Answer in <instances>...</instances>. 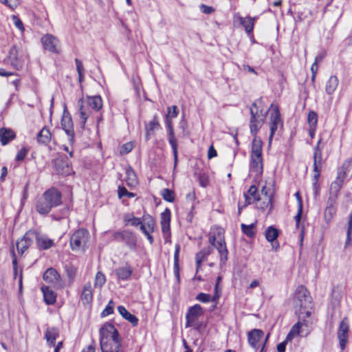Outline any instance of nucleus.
Returning <instances> with one entry per match:
<instances>
[{"label": "nucleus", "instance_id": "f257e3e1", "mask_svg": "<svg viewBox=\"0 0 352 352\" xmlns=\"http://www.w3.org/2000/svg\"><path fill=\"white\" fill-rule=\"evenodd\" d=\"M62 204V194L56 188H51L43 192L38 199L35 209L41 215L47 214L52 208Z\"/></svg>", "mask_w": 352, "mask_h": 352}, {"label": "nucleus", "instance_id": "f03ea898", "mask_svg": "<svg viewBox=\"0 0 352 352\" xmlns=\"http://www.w3.org/2000/svg\"><path fill=\"white\" fill-rule=\"evenodd\" d=\"M85 103L89 107L93 110L98 111L102 107V100L100 96H87L86 100L83 101L80 100L78 104H80L79 113L80 118V126L84 128L88 117L90 115V111L88 107H85Z\"/></svg>", "mask_w": 352, "mask_h": 352}, {"label": "nucleus", "instance_id": "7ed1b4c3", "mask_svg": "<svg viewBox=\"0 0 352 352\" xmlns=\"http://www.w3.org/2000/svg\"><path fill=\"white\" fill-rule=\"evenodd\" d=\"M261 98L255 100L250 109L251 114L250 122V133L254 137H256V133L260 130L267 114V111L258 108V105L261 104Z\"/></svg>", "mask_w": 352, "mask_h": 352}, {"label": "nucleus", "instance_id": "20e7f679", "mask_svg": "<svg viewBox=\"0 0 352 352\" xmlns=\"http://www.w3.org/2000/svg\"><path fill=\"white\" fill-rule=\"evenodd\" d=\"M112 241L123 242L131 250L135 251L138 248V237L130 230L115 231L112 233Z\"/></svg>", "mask_w": 352, "mask_h": 352}, {"label": "nucleus", "instance_id": "39448f33", "mask_svg": "<svg viewBox=\"0 0 352 352\" xmlns=\"http://www.w3.org/2000/svg\"><path fill=\"white\" fill-rule=\"evenodd\" d=\"M294 303L295 306L300 309L312 308V298L304 285L297 287L294 294Z\"/></svg>", "mask_w": 352, "mask_h": 352}, {"label": "nucleus", "instance_id": "423d86ee", "mask_svg": "<svg viewBox=\"0 0 352 352\" xmlns=\"http://www.w3.org/2000/svg\"><path fill=\"white\" fill-rule=\"evenodd\" d=\"M89 233L87 230L80 228L75 231L70 238V247L73 251L83 249L85 246Z\"/></svg>", "mask_w": 352, "mask_h": 352}, {"label": "nucleus", "instance_id": "0eeeda50", "mask_svg": "<svg viewBox=\"0 0 352 352\" xmlns=\"http://www.w3.org/2000/svg\"><path fill=\"white\" fill-rule=\"evenodd\" d=\"M43 280L51 287L56 289H61L63 288L65 284L60 275L57 270L53 267H50L46 270L43 275Z\"/></svg>", "mask_w": 352, "mask_h": 352}, {"label": "nucleus", "instance_id": "6e6552de", "mask_svg": "<svg viewBox=\"0 0 352 352\" xmlns=\"http://www.w3.org/2000/svg\"><path fill=\"white\" fill-rule=\"evenodd\" d=\"M170 219L171 212L169 208H166L164 211L162 212L160 216V224L162 226V232L165 243H170Z\"/></svg>", "mask_w": 352, "mask_h": 352}, {"label": "nucleus", "instance_id": "1a4fd4ad", "mask_svg": "<svg viewBox=\"0 0 352 352\" xmlns=\"http://www.w3.org/2000/svg\"><path fill=\"white\" fill-rule=\"evenodd\" d=\"M270 109L272 110V112L270 118V135L269 137V144L271 143L272 138L278 129V124L283 125L278 107L272 104Z\"/></svg>", "mask_w": 352, "mask_h": 352}, {"label": "nucleus", "instance_id": "9d476101", "mask_svg": "<svg viewBox=\"0 0 352 352\" xmlns=\"http://www.w3.org/2000/svg\"><path fill=\"white\" fill-rule=\"evenodd\" d=\"M100 343L121 338L118 329L110 322H105L100 329Z\"/></svg>", "mask_w": 352, "mask_h": 352}, {"label": "nucleus", "instance_id": "9b49d317", "mask_svg": "<svg viewBox=\"0 0 352 352\" xmlns=\"http://www.w3.org/2000/svg\"><path fill=\"white\" fill-rule=\"evenodd\" d=\"M41 43L44 50L52 53L59 54L60 52L59 40L52 34H47L43 36Z\"/></svg>", "mask_w": 352, "mask_h": 352}, {"label": "nucleus", "instance_id": "f8f14e48", "mask_svg": "<svg viewBox=\"0 0 352 352\" xmlns=\"http://www.w3.org/2000/svg\"><path fill=\"white\" fill-rule=\"evenodd\" d=\"M204 314V309L202 307L196 304L192 307H190L188 309V311L186 314V324L185 327L188 328L190 327V324L195 322L199 320V318Z\"/></svg>", "mask_w": 352, "mask_h": 352}, {"label": "nucleus", "instance_id": "ddd939ff", "mask_svg": "<svg viewBox=\"0 0 352 352\" xmlns=\"http://www.w3.org/2000/svg\"><path fill=\"white\" fill-rule=\"evenodd\" d=\"M61 126L69 138V142L72 144L74 142V131L71 116L66 110L64 111L61 120Z\"/></svg>", "mask_w": 352, "mask_h": 352}, {"label": "nucleus", "instance_id": "4468645a", "mask_svg": "<svg viewBox=\"0 0 352 352\" xmlns=\"http://www.w3.org/2000/svg\"><path fill=\"white\" fill-rule=\"evenodd\" d=\"M218 238L219 240L217 241V244L214 246L215 248L219 254V264L221 266L226 265V261H228V251L226 247V241L223 236H221V232H218Z\"/></svg>", "mask_w": 352, "mask_h": 352}, {"label": "nucleus", "instance_id": "2eb2a0df", "mask_svg": "<svg viewBox=\"0 0 352 352\" xmlns=\"http://www.w3.org/2000/svg\"><path fill=\"white\" fill-rule=\"evenodd\" d=\"M349 331V321L346 318H344L340 323L338 331V338L340 348L344 349L348 341V332Z\"/></svg>", "mask_w": 352, "mask_h": 352}, {"label": "nucleus", "instance_id": "dca6fc26", "mask_svg": "<svg viewBox=\"0 0 352 352\" xmlns=\"http://www.w3.org/2000/svg\"><path fill=\"white\" fill-rule=\"evenodd\" d=\"M100 345L102 352H123L121 338L100 342Z\"/></svg>", "mask_w": 352, "mask_h": 352}, {"label": "nucleus", "instance_id": "f3484780", "mask_svg": "<svg viewBox=\"0 0 352 352\" xmlns=\"http://www.w3.org/2000/svg\"><path fill=\"white\" fill-rule=\"evenodd\" d=\"M280 234V230L274 227L270 226L265 231V236L266 240L270 242L272 245V249L277 250L279 248V243L277 241V238Z\"/></svg>", "mask_w": 352, "mask_h": 352}, {"label": "nucleus", "instance_id": "a211bd4d", "mask_svg": "<svg viewBox=\"0 0 352 352\" xmlns=\"http://www.w3.org/2000/svg\"><path fill=\"white\" fill-rule=\"evenodd\" d=\"M54 166L58 174L68 175L72 171L70 162L66 156L56 160Z\"/></svg>", "mask_w": 352, "mask_h": 352}, {"label": "nucleus", "instance_id": "6ab92c4d", "mask_svg": "<svg viewBox=\"0 0 352 352\" xmlns=\"http://www.w3.org/2000/svg\"><path fill=\"white\" fill-rule=\"evenodd\" d=\"M263 336L264 332L262 330L254 329L248 332V343L252 348L257 349L260 346L259 342Z\"/></svg>", "mask_w": 352, "mask_h": 352}, {"label": "nucleus", "instance_id": "aec40b11", "mask_svg": "<svg viewBox=\"0 0 352 352\" xmlns=\"http://www.w3.org/2000/svg\"><path fill=\"white\" fill-rule=\"evenodd\" d=\"M166 129L168 142L173 150V153L174 156V164L175 166L178 161L177 140L176 139L175 135L173 126L166 128Z\"/></svg>", "mask_w": 352, "mask_h": 352}, {"label": "nucleus", "instance_id": "412c9836", "mask_svg": "<svg viewBox=\"0 0 352 352\" xmlns=\"http://www.w3.org/2000/svg\"><path fill=\"white\" fill-rule=\"evenodd\" d=\"M8 58L10 61L11 65L19 70L22 67V63L19 58V50L16 45H12L8 54Z\"/></svg>", "mask_w": 352, "mask_h": 352}, {"label": "nucleus", "instance_id": "4be33fe9", "mask_svg": "<svg viewBox=\"0 0 352 352\" xmlns=\"http://www.w3.org/2000/svg\"><path fill=\"white\" fill-rule=\"evenodd\" d=\"M115 273L119 280H127L133 274V267L126 263L124 266L117 268Z\"/></svg>", "mask_w": 352, "mask_h": 352}, {"label": "nucleus", "instance_id": "5701e85b", "mask_svg": "<svg viewBox=\"0 0 352 352\" xmlns=\"http://www.w3.org/2000/svg\"><path fill=\"white\" fill-rule=\"evenodd\" d=\"M54 245L53 240L46 235L40 234L38 232L36 236V246L38 250H48Z\"/></svg>", "mask_w": 352, "mask_h": 352}, {"label": "nucleus", "instance_id": "b1692460", "mask_svg": "<svg viewBox=\"0 0 352 352\" xmlns=\"http://www.w3.org/2000/svg\"><path fill=\"white\" fill-rule=\"evenodd\" d=\"M16 137V134L11 129L2 127L0 129V142L3 146L7 145Z\"/></svg>", "mask_w": 352, "mask_h": 352}, {"label": "nucleus", "instance_id": "393cba45", "mask_svg": "<svg viewBox=\"0 0 352 352\" xmlns=\"http://www.w3.org/2000/svg\"><path fill=\"white\" fill-rule=\"evenodd\" d=\"M160 127V124L158 121L157 116L155 115L153 116V120L150 121L145 126L146 129V140H148L151 139L152 136L154 135V131L155 130H158Z\"/></svg>", "mask_w": 352, "mask_h": 352}, {"label": "nucleus", "instance_id": "a878e982", "mask_svg": "<svg viewBox=\"0 0 352 352\" xmlns=\"http://www.w3.org/2000/svg\"><path fill=\"white\" fill-rule=\"evenodd\" d=\"M41 291L43 294L44 301L47 305H54L56 300V294L50 286L43 285Z\"/></svg>", "mask_w": 352, "mask_h": 352}, {"label": "nucleus", "instance_id": "bb28decb", "mask_svg": "<svg viewBox=\"0 0 352 352\" xmlns=\"http://www.w3.org/2000/svg\"><path fill=\"white\" fill-rule=\"evenodd\" d=\"M118 311L119 314L124 318L126 320L129 322L133 327H136L138 324V318L133 314L129 312L126 309L122 306L120 305L118 307Z\"/></svg>", "mask_w": 352, "mask_h": 352}, {"label": "nucleus", "instance_id": "cd10ccee", "mask_svg": "<svg viewBox=\"0 0 352 352\" xmlns=\"http://www.w3.org/2000/svg\"><path fill=\"white\" fill-rule=\"evenodd\" d=\"M80 299L84 305L89 304L93 300V292L90 283H87L83 287Z\"/></svg>", "mask_w": 352, "mask_h": 352}, {"label": "nucleus", "instance_id": "c85d7f7f", "mask_svg": "<svg viewBox=\"0 0 352 352\" xmlns=\"http://www.w3.org/2000/svg\"><path fill=\"white\" fill-rule=\"evenodd\" d=\"M59 335V331L56 327H48L45 333V338L50 346H55V341Z\"/></svg>", "mask_w": 352, "mask_h": 352}, {"label": "nucleus", "instance_id": "c756f323", "mask_svg": "<svg viewBox=\"0 0 352 352\" xmlns=\"http://www.w3.org/2000/svg\"><path fill=\"white\" fill-rule=\"evenodd\" d=\"M212 252V247H206L196 254L195 259L197 270L201 267L202 261H204L208 256L211 254Z\"/></svg>", "mask_w": 352, "mask_h": 352}, {"label": "nucleus", "instance_id": "7c9ffc66", "mask_svg": "<svg viewBox=\"0 0 352 352\" xmlns=\"http://www.w3.org/2000/svg\"><path fill=\"white\" fill-rule=\"evenodd\" d=\"M256 19V17H240L239 21L241 25H243L245 28V32L248 35L252 34L254 22Z\"/></svg>", "mask_w": 352, "mask_h": 352}, {"label": "nucleus", "instance_id": "2f4dec72", "mask_svg": "<svg viewBox=\"0 0 352 352\" xmlns=\"http://www.w3.org/2000/svg\"><path fill=\"white\" fill-rule=\"evenodd\" d=\"M322 153H314V172L315 173V177L320 176V172L322 170Z\"/></svg>", "mask_w": 352, "mask_h": 352}, {"label": "nucleus", "instance_id": "473e14b6", "mask_svg": "<svg viewBox=\"0 0 352 352\" xmlns=\"http://www.w3.org/2000/svg\"><path fill=\"white\" fill-rule=\"evenodd\" d=\"M250 168L253 172H255L258 175H261L263 173V157H254L250 156Z\"/></svg>", "mask_w": 352, "mask_h": 352}, {"label": "nucleus", "instance_id": "72a5a7b5", "mask_svg": "<svg viewBox=\"0 0 352 352\" xmlns=\"http://www.w3.org/2000/svg\"><path fill=\"white\" fill-rule=\"evenodd\" d=\"M262 141L260 139H257L256 137H254L252 142L250 156L254 157H262Z\"/></svg>", "mask_w": 352, "mask_h": 352}, {"label": "nucleus", "instance_id": "f704fd0d", "mask_svg": "<svg viewBox=\"0 0 352 352\" xmlns=\"http://www.w3.org/2000/svg\"><path fill=\"white\" fill-rule=\"evenodd\" d=\"M52 135L48 129L44 126L38 133L36 140L38 143L47 145L51 140Z\"/></svg>", "mask_w": 352, "mask_h": 352}, {"label": "nucleus", "instance_id": "c9c22d12", "mask_svg": "<svg viewBox=\"0 0 352 352\" xmlns=\"http://www.w3.org/2000/svg\"><path fill=\"white\" fill-rule=\"evenodd\" d=\"M339 80L337 76H331L327 80L325 86V91L328 95H332L338 86Z\"/></svg>", "mask_w": 352, "mask_h": 352}, {"label": "nucleus", "instance_id": "e433bc0d", "mask_svg": "<svg viewBox=\"0 0 352 352\" xmlns=\"http://www.w3.org/2000/svg\"><path fill=\"white\" fill-rule=\"evenodd\" d=\"M256 227V223H251L250 225H245L242 223L241 225V230L244 234H245L248 237L253 238L255 236L254 228Z\"/></svg>", "mask_w": 352, "mask_h": 352}, {"label": "nucleus", "instance_id": "4c0bfd02", "mask_svg": "<svg viewBox=\"0 0 352 352\" xmlns=\"http://www.w3.org/2000/svg\"><path fill=\"white\" fill-rule=\"evenodd\" d=\"M141 219L135 217L132 214H125L124 217V221L126 225L132 226H138L141 223Z\"/></svg>", "mask_w": 352, "mask_h": 352}, {"label": "nucleus", "instance_id": "58836bf2", "mask_svg": "<svg viewBox=\"0 0 352 352\" xmlns=\"http://www.w3.org/2000/svg\"><path fill=\"white\" fill-rule=\"evenodd\" d=\"M126 184L129 186H133L136 182V175L131 167H129L126 170Z\"/></svg>", "mask_w": 352, "mask_h": 352}, {"label": "nucleus", "instance_id": "ea45409f", "mask_svg": "<svg viewBox=\"0 0 352 352\" xmlns=\"http://www.w3.org/2000/svg\"><path fill=\"white\" fill-rule=\"evenodd\" d=\"M162 198L168 202H173L175 201V192L169 188H164L160 192Z\"/></svg>", "mask_w": 352, "mask_h": 352}, {"label": "nucleus", "instance_id": "a19ab883", "mask_svg": "<svg viewBox=\"0 0 352 352\" xmlns=\"http://www.w3.org/2000/svg\"><path fill=\"white\" fill-rule=\"evenodd\" d=\"M309 309H299L298 321L302 322L305 326L309 325V321L307 320V318H309L311 315V311Z\"/></svg>", "mask_w": 352, "mask_h": 352}, {"label": "nucleus", "instance_id": "79ce46f5", "mask_svg": "<svg viewBox=\"0 0 352 352\" xmlns=\"http://www.w3.org/2000/svg\"><path fill=\"white\" fill-rule=\"evenodd\" d=\"M37 234L38 232L36 231L30 230L24 234L22 239H23V241L27 242V243L29 244L30 246H31L33 243L34 239L36 241Z\"/></svg>", "mask_w": 352, "mask_h": 352}, {"label": "nucleus", "instance_id": "37998d69", "mask_svg": "<svg viewBox=\"0 0 352 352\" xmlns=\"http://www.w3.org/2000/svg\"><path fill=\"white\" fill-rule=\"evenodd\" d=\"M16 247L19 254L22 255L30 246L21 238L16 241Z\"/></svg>", "mask_w": 352, "mask_h": 352}, {"label": "nucleus", "instance_id": "c03bdc74", "mask_svg": "<svg viewBox=\"0 0 352 352\" xmlns=\"http://www.w3.org/2000/svg\"><path fill=\"white\" fill-rule=\"evenodd\" d=\"M352 213L349 216V225L346 230V239L345 243V247L349 246L351 245L352 240Z\"/></svg>", "mask_w": 352, "mask_h": 352}, {"label": "nucleus", "instance_id": "a18cd8bd", "mask_svg": "<svg viewBox=\"0 0 352 352\" xmlns=\"http://www.w3.org/2000/svg\"><path fill=\"white\" fill-rule=\"evenodd\" d=\"M106 282V276L102 272H98L95 277V287L101 288Z\"/></svg>", "mask_w": 352, "mask_h": 352}, {"label": "nucleus", "instance_id": "49530a36", "mask_svg": "<svg viewBox=\"0 0 352 352\" xmlns=\"http://www.w3.org/2000/svg\"><path fill=\"white\" fill-rule=\"evenodd\" d=\"M190 327H193V329L198 331L199 333H202L207 327V322L206 321H196L193 323L190 324Z\"/></svg>", "mask_w": 352, "mask_h": 352}, {"label": "nucleus", "instance_id": "de8ad7c7", "mask_svg": "<svg viewBox=\"0 0 352 352\" xmlns=\"http://www.w3.org/2000/svg\"><path fill=\"white\" fill-rule=\"evenodd\" d=\"M246 193L254 199V201H258L261 199L257 187L255 185H252Z\"/></svg>", "mask_w": 352, "mask_h": 352}, {"label": "nucleus", "instance_id": "09e8293b", "mask_svg": "<svg viewBox=\"0 0 352 352\" xmlns=\"http://www.w3.org/2000/svg\"><path fill=\"white\" fill-rule=\"evenodd\" d=\"M307 122L309 126H317L318 115L314 111H310L307 116Z\"/></svg>", "mask_w": 352, "mask_h": 352}, {"label": "nucleus", "instance_id": "8fccbe9b", "mask_svg": "<svg viewBox=\"0 0 352 352\" xmlns=\"http://www.w3.org/2000/svg\"><path fill=\"white\" fill-rule=\"evenodd\" d=\"M343 183V182L336 179V180L331 184L330 192L339 194V192L342 187Z\"/></svg>", "mask_w": 352, "mask_h": 352}, {"label": "nucleus", "instance_id": "3c124183", "mask_svg": "<svg viewBox=\"0 0 352 352\" xmlns=\"http://www.w3.org/2000/svg\"><path fill=\"white\" fill-rule=\"evenodd\" d=\"M0 3L14 10L19 5V0H0Z\"/></svg>", "mask_w": 352, "mask_h": 352}, {"label": "nucleus", "instance_id": "603ef678", "mask_svg": "<svg viewBox=\"0 0 352 352\" xmlns=\"http://www.w3.org/2000/svg\"><path fill=\"white\" fill-rule=\"evenodd\" d=\"M338 197V194L330 192L329 197L327 201L326 207L336 208Z\"/></svg>", "mask_w": 352, "mask_h": 352}, {"label": "nucleus", "instance_id": "864d4df0", "mask_svg": "<svg viewBox=\"0 0 352 352\" xmlns=\"http://www.w3.org/2000/svg\"><path fill=\"white\" fill-rule=\"evenodd\" d=\"M268 207L269 212H270L273 208L272 200L270 198V197H269L268 199H266V201L261 202L259 204V206H258V208L261 209L262 211H264Z\"/></svg>", "mask_w": 352, "mask_h": 352}, {"label": "nucleus", "instance_id": "5fc2aeb1", "mask_svg": "<svg viewBox=\"0 0 352 352\" xmlns=\"http://www.w3.org/2000/svg\"><path fill=\"white\" fill-rule=\"evenodd\" d=\"M195 299L201 302L206 303L210 301V295L201 292L197 295Z\"/></svg>", "mask_w": 352, "mask_h": 352}, {"label": "nucleus", "instance_id": "6e6d98bb", "mask_svg": "<svg viewBox=\"0 0 352 352\" xmlns=\"http://www.w3.org/2000/svg\"><path fill=\"white\" fill-rule=\"evenodd\" d=\"M336 208L326 207L324 210V218L326 220H330L336 213Z\"/></svg>", "mask_w": 352, "mask_h": 352}, {"label": "nucleus", "instance_id": "4d7b16f0", "mask_svg": "<svg viewBox=\"0 0 352 352\" xmlns=\"http://www.w3.org/2000/svg\"><path fill=\"white\" fill-rule=\"evenodd\" d=\"M133 149V144L131 142H127L124 144L120 150V153L121 155H125L129 153Z\"/></svg>", "mask_w": 352, "mask_h": 352}, {"label": "nucleus", "instance_id": "13d9d810", "mask_svg": "<svg viewBox=\"0 0 352 352\" xmlns=\"http://www.w3.org/2000/svg\"><path fill=\"white\" fill-rule=\"evenodd\" d=\"M200 10L206 14H210L215 11V9L212 6H206L204 3L199 6Z\"/></svg>", "mask_w": 352, "mask_h": 352}, {"label": "nucleus", "instance_id": "bf43d9fd", "mask_svg": "<svg viewBox=\"0 0 352 352\" xmlns=\"http://www.w3.org/2000/svg\"><path fill=\"white\" fill-rule=\"evenodd\" d=\"M146 223H145L146 226H147L148 229L151 232H153L155 226V220L151 216H148V217L147 219H146Z\"/></svg>", "mask_w": 352, "mask_h": 352}, {"label": "nucleus", "instance_id": "052dcab7", "mask_svg": "<svg viewBox=\"0 0 352 352\" xmlns=\"http://www.w3.org/2000/svg\"><path fill=\"white\" fill-rule=\"evenodd\" d=\"M12 19L14 23V25L20 30L23 31L24 30L23 24L21 19L15 15H13L12 16Z\"/></svg>", "mask_w": 352, "mask_h": 352}, {"label": "nucleus", "instance_id": "680f3d73", "mask_svg": "<svg viewBox=\"0 0 352 352\" xmlns=\"http://www.w3.org/2000/svg\"><path fill=\"white\" fill-rule=\"evenodd\" d=\"M319 177H318L317 178H316L315 174L314 175V177H313L312 186H313V190H314L315 196H317L319 194L320 186H319V184H318Z\"/></svg>", "mask_w": 352, "mask_h": 352}, {"label": "nucleus", "instance_id": "e2e57ef3", "mask_svg": "<svg viewBox=\"0 0 352 352\" xmlns=\"http://www.w3.org/2000/svg\"><path fill=\"white\" fill-rule=\"evenodd\" d=\"M66 272H67V276L68 278L73 280L75 276H76V269L72 267V266H67L66 267Z\"/></svg>", "mask_w": 352, "mask_h": 352}, {"label": "nucleus", "instance_id": "0e129e2a", "mask_svg": "<svg viewBox=\"0 0 352 352\" xmlns=\"http://www.w3.org/2000/svg\"><path fill=\"white\" fill-rule=\"evenodd\" d=\"M28 151L25 148H22L16 154V160L17 161H22L24 160L27 155Z\"/></svg>", "mask_w": 352, "mask_h": 352}, {"label": "nucleus", "instance_id": "69168bd1", "mask_svg": "<svg viewBox=\"0 0 352 352\" xmlns=\"http://www.w3.org/2000/svg\"><path fill=\"white\" fill-rule=\"evenodd\" d=\"M303 323L301 321H298L291 329V331H292L294 334L298 335L300 333V329L303 326Z\"/></svg>", "mask_w": 352, "mask_h": 352}, {"label": "nucleus", "instance_id": "338daca9", "mask_svg": "<svg viewBox=\"0 0 352 352\" xmlns=\"http://www.w3.org/2000/svg\"><path fill=\"white\" fill-rule=\"evenodd\" d=\"M261 194L265 197V199H268L269 197L273 199V195L270 192V189H268L265 186L262 187L261 190Z\"/></svg>", "mask_w": 352, "mask_h": 352}, {"label": "nucleus", "instance_id": "774afa93", "mask_svg": "<svg viewBox=\"0 0 352 352\" xmlns=\"http://www.w3.org/2000/svg\"><path fill=\"white\" fill-rule=\"evenodd\" d=\"M113 307L111 306H106L105 309L102 311L101 316L106 317L113 313Z\"/></svg>", "mask_w": 352, "mask_h": 352}]
</instances>
